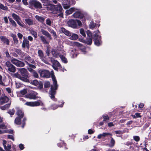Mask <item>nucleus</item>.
<instances>
[{"label": "nucleus", "instance_id": "nucleus-45", "mask_svg": "<svg viewBox=\"0 0 151 151\" xmlns=\"http://www.w3.org/2000/svg\"><path fill=\"white\" fill-rule=\"evenodd\" d=\"M134 139L136 142H139L140 139L139 137L138 136H133Z\"/></svg>", "mask_w": 151, "mask_h": 151}, {"label": "nucleus", "instance_id": "nucleus-23", "mask_svg": "<svg viewBox=\"0 0 151 151\" xmlns=\"http://www.w3.org/2000/svg\"><path fill=\"white\" fill-rule=\"evenodd\" d=\"M8 18L10 22V24L12 25V26L13 27H16L17 26V24L16 22L12 19L9 17H8Z\"/></svg>", "mask_w": 151, "mask_h": 151}, {"label": "nucleus", "instance_id": "nucleus-42", "mask_svg": "<svg viewBox=\"0 0 151 151\" xmlns=\"http://www.w3.org/2000/svg\"><path fill=\"white\" fill-rule=\"evenodd\" d=\"M50 83L49 81L45 82L44 84L45 88H48L50 87Z\"/></svg>", "mask_w": 151, "mask_h": 151}, {"label": "nucleus", "instance_id": "nucleus-1", "mask_svg": "<svg viewBox=\"0 0 151 151\" xmlns=\"http://www.w3.org/2000/svg\"><path fill=\"white\" fill-rule=\"evenodd\" d=\"M50 8L49 11L51 13L55 14H57L58 16L60 17H63V11L62 6L60 4L57 5L52 4Z\"/></svg>", "mask_w": 151, "mask_h": 151}, {"label": "nucleus", "instance_id": "nucleus-54", "mask_svg": "<svg viewBox=\"0 0 151 151\" xmlns=\"http://www.w3.org/2000/svg\"><path fill=\"white\" fill-rule=\"evenodd\" d=\"M46 24L49 26H51V22L49 19H47L46 20Z\"/></svg>", "mask_w": 151, "mask_h": 151}, {"label": "nucleus", "instance_id": "nucleus-27", "mask_svg": "<svg viewBox=\"0 0 151 151\" xmlns=\"http://www.w3.org/2000/svg\"><path fill=\"white\" fill-rule=\"evenodd\" d=\"M36 18L39 22L41 23L44 22L45 20V19L43 17L39 16L38 15L36 16Z\"/></svg>", "mask_w": 151, "mask_h": 151}, {"label": "nucleus", "instance_id": "nucleus-33", "mask_svg": "<svg viewBox=\"0 0 151 151\" xmlns=\"http://www.w3.org/2000/svg\"><path fill=\"white\" fill-rule=\"evenodd\" d=\"M12 17L16 21H17L18 19H20L19 17L14 13L12 14Z\"/></svg>", "mask_w": 151, "mask_h": 151}, {"label": "nucleus", "instance_id": "nucleus-52", "mask_svg": "<svg viewBox=\"0 0 151 151\" xmlns=\"http://www.w3.org/2000/svg\"><path fill=\"white\" fill-rule=\"evenodd\" d=\"M51 33L52 34L53 36L55 37V38H57V36L56 32L53 30H51Z\"/></svg>", "mask_w": 151, "mask_h": 151}, {"label": "nucleus", "instance_id": "nucleus-51", "mask_svg": "<svg viewBox=\"0 0 151 151\" xmlns=\"http://www.w3.org/2000/svg\"><path fill=\"white\" fill-rule=\"evenodd\" d=\"M40 58L46 64H48L49 63L48 61L46 59V58L45 57H44V56L42 58Z\"/></svg>", "mask_w": 151, "mask_h": 151}, {"label": "nucleus", "instance_id": "nucleus-46", "mask_svg": "<svg viewBox=\"0 0 151 151\" xmlns=\"http://www.w3.org/2000/svg\"><path fill=\"white\" fill-rule=\"evenodd\" d=\"M40 102L38 101H33V107L40 106Z\"/></svg>", "mask_w": 151, "mask_h": 151}, {"label": "nucleus", "instance_id": "nucleus-41", "mask_svg": "<svg viewBox=\"0 0 151 151\" xmlns=\"http://www.w3.org/2000/svg\"><path fill=\"white\" fill-rule=\"evenodd\" d=\"M110 146L111 147H113L115 143V141L113 138L111 137L110 141Z\"/></svg>", "mask_w": 151, "mask_h": 151}, {"label": "nucleus", "instance_id": "nucleus-18", "mask_svg": "<svg viewBox=\"0 0 151 151\" xmlns=\"http://www.w3.org/2000/svg\"><path fill=\"white\" fill-rule=\"evenodd\" d=\"M9 101V99L6 96L0 98V102L1 104L7 102Z\"/></svg>", "mask_w": 151, "mask_h": 151}, {"label": "nucleus", "instance_id": "nucleus-10", "mask_svg": "<svg viewBox=\"0 0 151 151\" xmlns=\"http://www.w3.org/2000/svg\"><path fill=\"white\" fill-rule=\"evenodd\" d=\"M38 95V93L35 91L31 92L30 93H27L25 95L26 98L30 99H35L37 98V96Z\"/></svg>", "mask_w": 151, "mask_h": 151}, {"label": "nucleus", "instance_id": "nucleus-19", "mask_svg": "<svg viewBox=\"0 0 151 151\" xmlns=\"http://www.w3.org/2000/svg\"><path fill=\"white\" fill-rule=\"evenodd\" d=\"M49 58L51 60V62H53V64L54 66H55L58 67H61L60 63L57 60H55L54 58L52 57H49Z\"/></svg>", "mask_w": 151, "mask_h": 151}, {"label": "nucleus", "instance_id": "nucleus-20", "mask_svg": "<svg viewBox=\"0 0 151 151\" xmlns=\"http://www.w3.org/2000/svg\"><path fill=\"white\" fill-rule=\"evenodd\" d=\"M24 59L25 60V62L28 64H29V63L27 61H29V63H33L34 62L33 59L29 55L25 57Z\"/></svg>", "mask_w": 151, "mask_h": 151}, {"label": "nucleus", "instance_id": "nucleus-58", "mask_svg": "<svg viewBox=\"0 0 151 151\" xmlns=\"http://www.w3.org/2000/svg\"><path fill=\"white\" fill-rule=\"evenodd\" d=\"M6 132L5 133H10V134H13L14 132V131L13 130H12L11 129H9L7 130H5Z\"/></svg>", "mask_w": 151, "mask_h": 151}, {"label": "nucleus", "instance_id": "nucleus-61", "mask_svg": "<svg viewBox=\"0 0 151 151\" xmlns=\"http://www.w3.org/2000/svg\"><path fill=\"white\" fill-rule=\"evenodd\" d=\"M76 23H77L78 25L79 26H81L82 24L80 20H79L76 19Z\"/></svg>", "mask_w": 151, "mask_h": 151}, {"label": "nucleus", "instance_id": "nucleus-55", "mask_svg": "<svg viewBox=\"0 0 151 151\" xmlns=\"http://www.w3.org/2000/svg\"><path fill=\"white\" fill-rule=\"evenodd\" d=\"M102 136L105 137L107 136L108 135H110L112 136V134L111 133H106V132H104L102 134Z\"/></svg>", "mask_w": 151, "mask_h": 151}, {"label": "nucleus", "instance_id": "nucleus-39", "mask_svg": "<svg viewBox=\"0 0 151 151\" xmlns=\"http://www.w3.org/2000/svg\"><path fill=\"white\" fill-rule=\"evenodd\" d=\"M27 120V118H26V117H24L23 120H22V128H23L25 126V124H26V122Z\"/></svg>", "mask_w": 151, "mask_h": 151}, {"label": "nucleus", "instance_id": "nucleus-16", "mask_svg": "<svg viewBox=\"0 0 151 151\" xmlns=\"http://www.w3.org/2000/svg\"><path fill=\"white\" fill-rule=\"evenodd\" d=\"M74 18L83 19L84 17V15L83 14L79 12H76L73 15Z\"/></svg>", "mask_w": 151, "mask_h": 151}, {"label": "nucleus", "instance_id": "nucleus-21", "mask_svg": "<svg viewBox=\"0 0 151 151\" xmlns=\"http://www.w3.org/2000/svg\"><path fill=\"white\" fill-rule=\"evenodd\" d=\"M41 32L43 35L49 38V39L50 40H52V38L51 37V35L47 31L43 29H41Z\"/></svg>", "mask_w": 151, "mask_h": 151}, {"label": "nucleus", "instance_id": "nucleus-5", "mask_svg": "<svg viewBox=\"0 0 151 151\" xmlns=\"http://www.w3.org/2000/svg\"><path fill=\"white\" fill-rule=\"evenodd\" d=\"M5 69L8 71L14 73L16 71V67L9 61H6L5 64Z\"/></svg>", "mask_w": 151, "mask_h": 151}, {"label": "nucleus", "instance_id": "nucleus-29", "mask_svg": "<svg viewBox=\"0 0 151 151\" xmlns=\"http://www.w3.org/2000/svg\"><path fill=\"white\" fill-rule=\"evenodd\" d=\"M29 83H30L31 84L36 86H38V84H39V82L37 80H34L33 81H31L29 80Z\"/></svg>", "mask_w": 151, "mask_h": 151}, {"label": "nucleus", "instance_id": "nucleus-31", "mask_svg": "<svg viewBox=\"0 0 151 151\" xmlns=\"http://www.w3.org/2000/svg\"><path fill=\"white\" fill-rule=\"evenodd\" d=\"M60 57L62 61L63 62L65 63H68V60L67 58L63 55H60Z\"/></svg>", "mask_w": 151, "mask_h": 151}, {"label": "nucleus", "instance_id": "nucleus-64", "mask_svg": "<svg viewBox=\"0 0 151 151\" xmlns=\"http://www.w3.org/2000/svg\"><path fill=\"white\" fill-rule=\"evenodd\" d=\"M4 20L6 24H8L9 23L7 18L6 17H5L4 18Z\"/></svg>", "mask_w": 151, "mask_h": 151}, {"label": "nucleus", "instance_id": "nucleus-50", "mask_svg": "<svg viewBox=\"0 0 151 151\" xmlns=\"http://www.w3.org/2000/svg\"><path fill=\"white\" fill-rule=\"evenodd\" d=\"M25 104L28 106L33 107V101L27 102Z\"/></svg>", "mask_w": 151, "mask_h": 151}, {"label": "nucleus", "instance_id": "nucleus-59", "mask_svg": "<svg viewBox=\"0 0 151 151\" xmlns=\"http://www.w3.org/2000/svg\"><path fill=\"white\" fill-rule=\"evenodd\" d=\"M17 36L20 40L22 39L23 37L22 34L20 33H18Z\"/></svg>", "mask_w": 151, "mask_h": 151}, {"label": "nucleus", "instance_id": "nucleus-48", "mask_svg": "<svg viewBox=\"0 0 151 151\" xmlns=\"http://www.w3.org/2000/svg\"><path fill=\"white\" fill-rule=\"evenodd\" d=\"M87 36H88V38H92V34L91 31L89 30H88L87 31Z\"/></svg>", "mask_w": 151, "mask_h": 151}, {"label": "nucleus", "instance_id": "nucleus-25", "mask_svg": "<svg viewBox=\"0 0 151 151\" xmlns=\"http://www.w3.org/2000/svg\"><path fill=\"white\" fill-rule=\"evenodd\" d=\"M70 40H75L77 39L78 38V35L76 34L73 33L72 34L71 33V35L70 36Z\"/></svg>", "mask_w": 151, "mask_h": 151}, {"label": "nucleus", "instance_id": "nucleus-12", "mask_svg": "<svg viewBox=\"0 0 151 151\" xmlns=\"http://www.w3.org/2000/svg\"><path fill=\"white\" fill-rule=\"evenodd\" d=\"M79 40L80 41H82L89 45H91L92 42V38H91L88 37L86 38V40L79 38Z\"/></svg>", "mask_w": 151, "mask_h": 151}, {"label": "nucleus", "instance_id": "nucleus-26", "mask_svg": "<svg viewBox=\"0 0 151 151\" xmlns=\"http://www.w3.org/2000/svg\"><path fill=\"white\" fill-rule=\"evenodd\" d=\"M11 37H12L14 43L15 44H17L19 43V41L17 38L16 35L13 34H12L11 35Z\"/></svg>", "mask_w": 151, "mask_h": 151}, {"label": "nucleus", "instance_id": "nucleus-47", "mask_svg": "<svg viewBox=\"0 0 151 151\" xmlns=\"http://www.w3.org/2000/svg\"><path fill=\"white\" fill-rule=\"evenodd\" d=\"M31 34L35 38H36L37 37V34L36 32L34 30H32L31 31Z\"/></svg>", "mask_w": 151, "mask_h": 151}, {"label": "nucleus", "instance_id": "nucleus-56", "mask_svg": "<svg viewBox=\"0 0 151 151\" xmlns=\"http://www.w3.org/2000/svg\"><path fill=\"white\" fill-rule=\"evenodd\" d=\"M2 76L0 74V84L3 86H5V84L3 83L2 80Z\"/></svg>", "mask_w": 151, "mask_h": 151}, {"label": "nucleus", "instance_id": "nucleus-36", "mask_svg": "<svg viewBox=\"0 0 151 151\" xmlns=\"http://www.w3.org/2000/svg\"><path fill=\"white\" fill-rule=\"evenodd\" d=\"M7 112L11 115V116L12 117V116L14 114L15 112V111L13 108L12 110H9Z\"/></svg>", "mask_w": 151, "mask_h": 151}, {"label": "nucleus", "instance_id": "nucleus-6", "mask_svg": "<svg viewBox=\"0 0 151 151\" xmlns=\"http://www.w3.org/2000/svg\"><path fill=\"white\" fill-rule=\"evenodd\" d=\"M11 61L13 64L18 67H22L25 65L24 62L14 58H12Z\"/></svg>", "mask_w": 151, "mask_h": 151}, {"label": "nucleus", "instance_id": "nucleus-15", "mask_svg": "<svg viewBox=\"0 0 151 151\" xmlns=\"http://www.w3.org/2000/svg\"><path fill=\"white\" fill-rule=\"evenodd\" d=\"M0 39L4 44L7 45H9V40L5 36H1L0 37Z\"/></svg>", "mask_w": 151, "mask_h": 151}, {"label": "nucleus", "instance_id": "nucleus-49", "mask_svg": "<svg viewBox=\"0 0 151 151\" xmlns=\"http://www.w3.org/2000/svg\"><path fill=\"white\" fill-rule=\"evenodd\" d=\"M80 33L83 36V37H86V34L85 32L84 29H81L80 31Z\"/></svg>", "mask_w": 151, "mask_h": 151}, {"label": "nucleus", "instance_id": "nucleus-57", "mask_svg": "<svg viewBox=\"0 0 151 151\" xmlns=\"http://www.w3.org/2000/svg\"><path fill=\"white\" fill-rule=\"evenodd\" d=\"M15 51L19 55H21L22 53V51L20 49H16Z\"/></svg>", "mask_w": 151, "mask_h": 151}, {"label": "nucleus", "instance_id": "nucleus-8", "mask_svg": "<svg viewBox=\"0 0 151 151\" xmlns=\"http://www.w3.org/2000/svg\"><path fill=\"white\" fill-rule=\"evenodd\" d=\"M39 72L40 75L45 78H49L50 76V72L46 70H39Z\"/></svg>", "mask_w": 151, "mask_h": 151}, {"label": "nucleus", "instance_id": "nucleus-62", "mask_svg": "<svg viewBox=\"0 0 151 151\" xmlns=\"http://www.w3.org/2000/svg\"><path fill=\"white\" fill-rule=\"evenodd\" d=\"M114 132L116 134H123L124 133V132L122 131L121 130H117L116 131Z\"/></svg>", "mask_w": 151, "mask_h": 151}, {"label": "nucleus", "instance_id": "nucleus-2", "mask_svg": "<svg viewBox=\"0 0 151 151\" xmlns=\"http://www.w3.org/2000/svg\"><path fill=\"white\" fill-rule=\"evenodd\" d=\"M19 71L20 74L18 73L14 74L15 77L25 82H29V78L28 72L27 69L24 68H20Z\"/></svg>", "mask_w": 151, "mask_h": 151}, {"label": "nucleus", "instance_id": "nucleus-7", "mask_svg": "<svg viewBox=\"0 0 151 151\" xmlns=\"http://www.w3.org/2000/svg\"><path fill=\"white\" fill-rule=\"evenodd\" d=\"M94 37V44L97 46H99L101 44V36L99 35L95 34Z\"/></svg>", "mask_w": 151, "mask_h": 151}, {"label": "nucleus", "instance_id": "nucleus-24", "mask_svg": "<svg viewBox=\"0 0 151 151\" xmlns=\"http://www.w3.org/2000/svg\"><path fill=\"white\" fill-rule=\"evenodd\" d=\"M40 40L42 41V42L44 44H49V42L47 41L45 37L41 35L40 36Z\"/></svg>", "mask_w": 151, "mask_h": 151}, {"label": "nucleus", "instance_id": "nucleus-38", "mask_svg": "<svg viewBox=\"0 0 151 151\" xmlns=\"http://www.w3.org/2000/svg\"><path fill=\"white\" fill-rule=\"evenodd\" d=\"M89 26L90 28L93 29L96 26V24L93 21H91L89 25Z\"/></svg>", "mask_w": 151, "mask_h": 151}, {"label": "nucleus", "instance_id": "nucleus-14", "mask_svg": "<svg viewBox=\"0 0 151 151\" xmlns=\"http://www.w3.org/2000/svg\"><path fill=\"white\" fill-rule=\"evenodd\" d=\"M42 2L43 3V6H45V8L49 11L50 8V7H51L52 4H50L49 1L48 0H43Z\"/></svg>", "mask_w": 151, "mask_h": 151}, {"label": "nucleus", "instance_id": "nucleus-53", "mask_svg": "<svg viewBox=\"0 0 151 151\" xmlns=\"http://www.w3.org/2000/svg\"><path fill=\"white\" fill-rule=\"evenodd\" d=\"M140 114L138 113H136L134 115L133 117L136 118H140L141 117V116L140 115Z\"/></svg>", "mask_w": 151, "mask_h": 151}, {"label": "nucleus", "instance_id": "nucleus-32", "mask_svg": "<svg viewBox=\"0 0 151 151\" xmlns=\"http://www.w3.org/2000/svg\"><path fill=\"white\" fill-rule=\"evenodd\" d=\"M102 117L104 119L103 120V121L104 122H107L109 120V117L107 114L103 115Z\"/></svg>", "mask_w": 151, "mask_h": 151}, {"label": "nucleus", "instance_id": "nucleus-37", "mask_svg": "<svg viewBox=\"0 0 151 151\" xmlns=\"http://www.w3.org/2000/svg\"><path fill=\"white\" fill-rule=\"evenodd\" d=\"M0 9L3 10L7 11L8 9V8L6 6H4L1 3H0Z\"/></svg>", "mask_w": 151, "mask_h": 151}, {"label": "nucleus", "instance_id": "nucleus-35", "mask_svg": "<svg viewBox=\"0 0 151 151\" xmlns=\"http://www.w3.org/2000/svg\"><path fill=\"white\" fill-rule=\"evenodd\" d=\"M37 53L38 55L40 58H42L44 56L43 52L42 50H38Z\"/></svg>", "mask_w": 151, "mask_h": 151}, {"label": "nucleus", "instance_id": "nucleus-17", "mask_svg": "<svg viewBox=\"0 0 151 151\" xmlns=\"http://www.w3.org/2000/svg\"><path fill=\"white\" fill-rule=\"evenodd\" d=\"M60 32H62L68 36H70L71 35V33L68 30H67L64 28L62 27L60 30Z\"/></svg>", "mask_w": 151, "mask_h": 151}, {"label": "nucleus", "instance_id": "nucleus-4", "mask_svg": "<svg viewBox=\"0 0 151 151\" xmlns=\"http://www.w3.org/2000/svg\"><path fill=\"white\" fill-rule=\"evenodd\" d=\"M29 7L32 9L34 7L36 9H40L42 8L41 4L37 0H31L29 1Z\"/></svg>", "mask_w": 151, "mask_h": 151}, {"label": "nucleus", "instance_id": "nucleus-22", "mask_svg": "<svg viewBox=\"0 0 151 151\" xmlns=\"http://www.w3.org/2000/svg\"><path fill=\"white\" fill-rule=\"evenodd\" d=\"M20 117H17L15 119L14 123L17 125H20L22 123V119Z\"/></svg>", "mask_w": 151, "mask_h": 151}, {"label": "nucleus", "instance_id": "nucleus-30", "mask_svg": "<svg viewBox=\"0 0 151 151\" xmlns=\"http://www.w3.org/2000/svg\"><path fill=\"white\" fill-rule=\"evenodd\" d=\"M75 10L74 8H71L69 10H66L65 13L67 15H69L71 14Z\"/></svg>", "mask_w": 151, "mask_h": 151}, {"label": "nucleus", "instance_id": "nucleus-9", "mask_svg": "<svg viewBox=\"0 0 151 151\" xmlns=\"http://www.w3.org/2000/svg\"><path fill=\"white\" fill-rule=\"evenodd\" d=\"M23 48H27L29 50L30 47L29 42L27 39L24 37H23V40L22 45Z\"/></svg>", "mask_w": 151, "mask_h": 151}, {"label": "nucleus", "instance_id": "nucleus-13", "mask_svg": "<svg viewBox=\"0 0 151 151\" xmlns=\"http://www.w3.org/2000/svg\"><path fill=\"white\" fill-rule=\"evenodd\" d=\"M16 109L17 110L16 114L17 115V117L22 118L24 115V112L19 107L16 108Z\"/></svg>", "mask_w": 151, "mask_h": 151}, {"label": "nucleus", "instance_id": "nucleus-11", "mask_svg": "<svg viewBox=\"0 0 151 151\" xmlns=\"http://www.w3.org/2000/svg\"><path fill=\"white\" fill-rule=\"evenodd\" d=\"M67 23L69 26L72 28H76L77 27L76 20L72 19L68 21Z\"/></svg>", "mask_w": 151, "mask_h": 151}, {"label": "nucleus", "instance_id": "nucleus-28", "mask_svg": "<svg viewBox=\"0 0 151 151\" xmlns=\"http://www.w3.org/2000/svg\"><path fill=\"white\" fill-rule=\"evenodd\" d=\"M30 71L32 73L33 76L35 78H38L39 77L38 74L34 70L32 69H30Z\"/></svg>", "mask_w": 151, "mask_h": 151}, {"label": "nucleus", "instance_id": "nucleus-60", "mask_svg": "<svg viewBox=\"0 0 151 151\" xmlns=\"http://www.w3.org/2000/svg\"><path fill=\"white\" fill-rule=\"evenodd\" d=\"M7 137L8 139H11L13 141H14V137L12 135L9 134L8 135Z\"/></svg>", "mask_w": 151, "mask_h": 151}, {"label": "nucleus", "instance_id": "nucleus-34", "mask_svg": "<svg viewBox=\"0 0 151 151\" xmlns=\"http://www.w3.org/2000/svg\"><path fill=\"white\" fill-rule=\"evenodd\" d=\"M25 21L29 25H32L33 24V22L32 20L30 19H25Z\"/></svg>", "mask_w": 151, "mask_h": 151}, {"label": "nucleus", "instance_id": "nucleus-63", "mask_svg": "<svg viewBox=\"0 0 151 151\" xmlns=\"http://www.w3.org/2000/svg\"><path fill=\"white\" fill-rule=\"evenodd\" d=\"M94 133V131L92 130L91 129H89L88 130V133L90 134H91Z\"/></svg>", "mask_w": 151, "mask_h": 151}, {"label": "nucleus", "instance_id": "nucleus-44", "mask_svg": "<svg viewBox=\"0 0 151 151\" xmlns=\"http://www.w3.org/2000/svg\"><path fill=\"white\" fill-rule=\"evenodd\" d=\"M20 93L22 95H24L26 94L27 93V90L26 89H24L23 90H21L20 91Z\"/></svg>", "mask_w": 151, "mask_h": 151}, {"label": "nucleus", "instance_id": "nucleus-40", "mask_svg": "<svg viewBox=\"0 0 151 151\" xmlns=\"http://www.w3.org/2000/svg\"><path fill=\"white\" fill-rule=\"evenodd\" d=\"M58 107V106L56 104H53L50 107L51 109L55 110L57 109Z\"/></svg>", "mask_w": 151, "mask_h": 151}, {"label": "nucleus", "instance_id": "nucleus-43", "mask_svg": "<svg viewBox=\"0 0 151 151\" xmlns=\"http://www.w3.org/2000/svg\"><path fill=\"white\" fill-rule=\"evenodd\" d=\"M38 88L41 90L43 88V85L42 82L40 81L39 82V84H38V86H37Z\"/></svg>", "mask_w": 151, "mask_h": 151}, {"label": "nucleus", "instance_id": "nucleus-3", "mask_svg": "<svg viewBox=\"0 0 151 151\" xmlns=\"http://www.w3.org/2000/svg\"><path fill=\"white\" fill-rule=\"evenodd\" d=\"M58 86L57 81H53V85H51L50 86V90L49 91L50 96V98L54 101H56V99L55 97V95L56 93V90H57Z\"/></svg>", "mask_w": 151, "mask_h": 151}]
</instances>
